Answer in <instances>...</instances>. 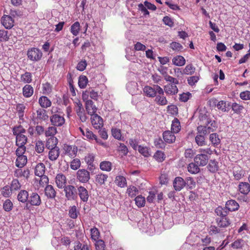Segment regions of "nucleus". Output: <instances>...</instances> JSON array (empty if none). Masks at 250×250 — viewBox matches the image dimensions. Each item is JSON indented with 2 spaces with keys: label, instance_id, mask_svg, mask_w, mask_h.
<instances>
[{
  "label": "nucleus",
  "instance_id": "nucleus-1",
  "mask_svg": "<svg viewBox=\"0 0 250 250\" xmlns=\"http://www.w3.org/2000/svg\"><path fill=\"white\" fill-rule=\"evenodd\" d=\"M198 151L200 154L195 156L194 161L199 166H205L208 161L209 158L208 155L212 154V150L210 148H199Z\"/></svg>",
  "mask_w": 250,
  "mask_h": 250
},
{
  "label": "nucleus",
  "instance_id": "nucleus-2",
  "mask_svg": "<svg viewBox=\"0 0 250 250\" xmlns=\"http://www.w3.org/2000/svg\"><path fill=\"white\" fill-rule=\"evenodd\" d=\"M155 87L157 90V94L155 96V102L160 105H166L168 104V101L166 97L164 96V91L163 89L158 85H155Z\"/></svg>",
  "mask_w": 250,
  "mask_h": 250
},
{
  "label": "nucleus",
  "instance_id": "nucleus-3",
  "mask_svg": "<svg viewBox=\"0 0 250 250\" xmlns=\"http://www.w3.org/2000/svg\"><path fill=\"white\" fill-rule=\"evenodd\" d=\"M27 55L31 61L37 62L41 59L42 53L39 48L32 47L28 49Z\"/></svg>",
  "mask_w": 250,
  "mask_h": 250
},
{
  "label": "nucleus",
  "instance_id": "nucleus-4",
  "mask_svg": "<svg viewBox=\"0 0 250 250\" xmlns=\"http://www.w3.org/2000/svg\"><path fill=\"white\" fill-rule=\"evenodd\" d=\"M90 178V172L85 169H80L76 173V179L81 183H87Z\"/></svg>",
  "mask_w": 250,
  "mask_h": 250
},
{
  "label": "nucleus",
  "instance_id": "nucleus-5",
  "mask_svg": "<svg viewBox=\"0 0 250 250\" xmlns=\"http://www.w3.org/2000/svg\"><path fill=\"white\" fill-rule=\"evenodd\" d=\"M64 188L66 198L68 200H75L77 197V189L74 186L67 185Z\"/></svg>",
  "mask_w": 250,
  "mask_h": 250
},
{
  "label": "nucleus",
  "instance_id": "nucleus-6",
  "mask_svg": "<svg viewBox=\"0 0 250 250\" xmlns=\"http://www.w3.org/2000/svg\"><path fill=\"white\" fill-rule=\"evenodd\" d=\"M50 120L51 125L56 127L62 126L65 123V119L63 116L58 114H54L51 116Z\"/></svg>",
  "mask_w": 250,
  "mask_h": 250
},
{
  "label": "nucleus",
  "instance_id": "nucleus-7",
  "mask_svg": "<svg viewBox=\"0 0 250 250\" xmlns=\"http://www.w3.org/2000/svg\"><path fill=\"white\" fill-rule=\"evenodd\" d=\"M63 153L65 155L71 158H74L78 152V147L75 145H64L63 146Z\"/></svg>",
  "mask_w": 250,
  "mask_h": 250
},
{
  "label": "nucleus",
  "instance_id": "nucleus-8",
  "mask_svg": "<svg viewBox=\"0 0 250 250\" xmlns=\"http://www.w3.org/2000/svg\"><path fill=\"white\" fill-rule=\"evenodd\" d=\"M84 136L89 141H95V142L99 145L106 147V143L103 142L100 139L98 138L97 136L94 134L92 131L89 130L88 129H86L85 130V133Z\"/></svg>",
  "mask_w": 250,
  "mask_h": 250
},
{
  "label": "nucleus",
  "instance_id": "nucleus-9",
  "mask_svg": "<svg viewBox=\"0 0 250 250\" xmlns=\"http://www.w3.org/2000/svg\"><path fill=\"white\" fill-rule=\"evenodd\" d=\"M91 122L92 126L96 129H100L104 125L102 118L97 114L91 116Z\"/></svg>",
  "mask_w": 250,
  "mask_h": 250
},
{
  "label": "nucleus",
  "instance_id": "nucleus-10",
  "mask_svg": "<svg viewBox=\"0 0 250 250\" xmlns=\"http://www.w3.org/2000/svg\"><path fill=\"white\" fill-rule=\"evenodd\" d=\"M28 202L32 206H39L42 203V200L37 192H33L30 194Z\"/></svg>",
  "mask_w": 250,
  "mask_h": 250
},
{
  "label": "nucleus",
  "instance_id": "nucleus-11",
  "mask_svg": "<svg viewBox=\"0 0 250 250\" xmlns=\"http://www.w3.org/2000/svg\"><path fill=\"white\" fill-rule=\"evenodd\" d=\"M178 83H168L164 86V91L167 95H175L178 92L176 85Z\"/></svg>",
  "mask_w": 250,
  "mask_h": 250
},
{
  "label": "nucleus",
  "instance_id": "nucleus-12",
  "mask_svg": "<svg viewBox=\"0 0 250 250\" xmlns=\"http://www.w3.org/2000/svg\"><path fill=\"white\" fill-rule=\"evenodd\" d=\"M232 173L234 179L239 180L242 178L245 175V171L243 169L238 165H235L233 167Z\"/></svg>",
  "mask_w": 250,
  "mask_h": 250
},
{
  "label": "nucleus",
  "instance_id": "nucleus-13",
  "mask_svg": "<svg viewBox=\"0 0 250 250\" xmlns=\"http://www.w3.org/2000/svg\"><path fill=\"white\" fill-rule=\"evenodd\" d=\"M173 186L176 191H179L186 186V181L181 177H176L173 182Z\"/></svg>",
  "mask_w": 250,
  "mask_h": 250
},
{
  "label": "nucleus",
  "instance_id": "nucleus-14",
  "mask_svg": "<svg viewBox=\"0 0 250 250\" xmlns=\"http://www.w3.org/2000/svg\"><path fill=\"white\" fill-rule=\"evenodd\" d=\"M66 178L65 176L62 173L57 174L55 178V182L57 187L59 188H62L66 186Z\"/></svg>",
  "mask_w": 250,
  "mask_h": 250
},
{
  "label": "nucleus",
  "instance_id": "nucleus-15",
  "mask_svg": "<svg viewBox=\"0 0 250 250\" xmlns=\"http://www.w3.org/2000/svg\"><path fill=\"white\" fill-rule=\"evenodd\" d=\"M1 22L6 29H10L14 26V20L10 16L4 15L1 19Z\"/></svg>",
  "mask_w": 250,
  "mask_h": 250
},
{
  "label": "nucleus",
  "instance_id": "nucleus-16",
  "mask_svg": "<svg viewBox=\"0 0 250 250\" xmlns=\"http://www.w3.org/2000/svg\"><path fill=\"white\" fill-rule=\"evenodd\" d=\"M78 191L81 200L83 202H86L89 198L88 192L86 188L81 186L78 188Z\"/></svg>",
  "mask_w": 250,
  "mask_h": 250
},
{
  "label": "nucleus",
  "instance_id": "nucleus-17",
  "mask_svg": "<svg viewBox=\"0 0 250 250\" xmlns=\"http://www.w3.org/2000/svg\"><path fill=\"white\" fill-rule=\"evenodd\" d=\"M174 133H173L172 131L169 130L164 131L163 133V137L164 141L168 144L174 142L176 139Z\"/></svg>",
  "mask_w": 250,
  "mask_h": 250
},
{
  "label": "nucleus",
  "instance_id": "nucleus-18",
  "mask_svg": "<svg viewBox=\"0 0 250 250\" xmlns=\"http://www.w3.org/2000/svg\"><path fill=\"white\" fill-rule=\"evenodd\" d=\"M85 109L88 114L91 116L96 114L95 113L97 110V107L94 105V103L92 100L86 101Z\"/></svg>",
  "mask_w": 250,
  "mask_h": 250
},
{
  "label": "nucleus",
  "instance_id": "nucleus-19",
  "mask_svg": "<svg viewBox=\"0 0 250 250\" xmlns=\"http://www.w3.org/2000/svg\"><path fill=\"white\" fill-rule=\"evenodd\" d=\"M45 195L49 199H54L56 196V191L51 185H47L44 188Z\"/></svg>",
  "mask_w": 250,
  "mask_h": 250
},
{
  "label": "nucleus",
  "instance_id": "nucleus-20",
  "mask_svg": "<svg viewBox=\"0 0 250 250\" xmlns=\"http://www.w3.org/2000/svg\"><path fill=\"white\" fill-rule=\"evenodd\" d=\"M29 195L28 192L25 189L21 190L17 195V200L20 202L25 203L28 202Z\"/></svg>",
  "mask_w": 250,
  "mask_h": 250
},
{
  "label": "nucleus",
  "instance_id": "nucleus-21",
  "mask_svg": "<svg viewBox=\"0 0 250 250\" xmlns=\"http://www.w3.org/2000/svg\"><path fill=\"white\" fill-rule=\"evenodd\" d=\"M48 158L51 161H56L59 157L60 151L59 147L48 149Z\"/></svg>",
  "mask_w": 250,
  "mask_h": 250
},
{
  "label": "nucleus",
  "instance_id": "nucleus-22",
  "mask_svg": "<svg viewBox=\"0 0 250 250\" xmlns=\"http://www.w3.org/2000/svg\"><path fill=\"white\" fill-rule=\"evenodd\" d=\"M14 176L17 178L23 177L26 179H28L30 175V170L28 168L22 170L21 169H16L14 171Z\"/></svg>",
  "mask_w": 250,
  "mask_h": 250
},
{
  "label": "nucleus",
  "instance_id": "nucleus-23",
  "mask_svg": "<svg viewBox=\"0 0 250 250\" xmlns=\"http://www.w3.org/2000/svg\"><path fill=\"white\" fill-rule=\"evenodd\" d=\"M36 119L39 121H45L48 119L46 111L44 109L40 108L36 111Z\"/></svg>",
  "mask_w": 250,
  "mask_h": 250
},
{
  "label": "nucleus",
  "instance_id": "nucleus-24",
  "mask_svg": "<svg viewBox=\"0 0 250 250\" xmlns=\"http://www.w3.org/2000/svg\"><path fill=\"white\" fill-rule=\"evenodd\" d=\"M216 222L220 228H226L230 224V221L228 217H217L216 219Z\"/></svg>",
  "mask_w": 250,
  "mask_h": 250
},
{
  "label": "nucleus",
  "instance_id": "nucleus-25",
  "mask_svg": "<svg viewBox=\"0 0 250 250\" xmlns=\"http://www.w3.org/2000/svg\"><path fill=\"white\" fill-rule=\"evenodd\" d=\"M239 205L238 203L234 200H229L226 203V208L228 211H232L238 210Z\"/></svg>",
  "mask_w": 250,
  "mask_h": 250
},
{
  "label": "nucleus",
  "instance_id": "nucleus-26",
  "mask_svg": "<svg viewBox=\"0 0 250 250\" xmlns=\"http://www.w3.org/2000/svg\"><path fill=\"white\" fill-rule=\"evenodd\" d=\"M143 91L146 96L151 98L154 97L157 94V90L155 87V85H154V88L149 86H146L143 89Z\"/></svg>",
  "mask_w": 250,
  "mask_h": 250
},
{
  "label": "nucleus",
  "instance_id": "nucleus-27",
  "mask_svg": "<svg viewBox=\"0 0 250 250\" xmlns=\"http://www.w3.org/2000/svg\"><path fill=\"white\" fill-rule=\"evenodd\" d=\"M205 124L208 134L215 131L217 128L216 122L214 121H211L209 118L207 119Z\"/></svg>",
  "mask_w": 250,
  "mask_h": 250
},
{
  "label": "nucleus",
  "instance_id": "nucleus-28",
  "mask_svg": "<svg viewBox=\"0 0 250 250\" xmlns=\"http://www.w3.org/2000/svg\"><path fill=\"white\" fill-rule=\"evenodd\" d=\"M27 162V158L26 156H17L15 162V165L19 168H22L25 166Z\"/></svg>",
  "mask_w": 250,
  "mask_h": 250
},
{
  "label": "nucleus",
  "instance_id": "nucleus-29",
  "mask_svg": "<svg viewBox=\"0 0 250 250\" xmlns=\"http://www.w3.org/2000/svg\"><path fill=\"white\" fill-rule=\"evenodd\" d=\"M34 93V88L30 84H26L22 88V94L24 97L29 98Z\"/></svg>",
  "mask_w": 250,
  "mask_h": 250
},
{
  "label": "nucleus",
  "instance_id": "nucleus-30",
  "mask_svg": "<svg viewBox=\"0 0 250 250\" xmlns=\"http://www.w3.org/2000/svg\"><path fill=\"white\" fill-rule=\"evenodd\" d=\"M181 128V124L178 119L174 118L173 120L172 121L171 125V131L173 133H178Z\"/></svg>",
  "mask_w": 250,
  "mask_h": 250
},
{
  "label": "nucleus",
  "instance_id": "nucleus-31",
  "mask_svg": "<svg viewBox=\"0 0 250 250\" xmlns=\"http://www.w3.org/2000/svg\"><path fill=\"white\" fill-rule=\"evenodd\" d=\"M239 191L247 195L250 191V185L247 182H240L238 186Z\"/></svg>",
  "mask_w": 250,
  "mask_h": 250
},
{
  "label": "nucleus",
  "instance_id": "nucleus-32",
  "mask_svg": "<svg viewBox=\"0 0 250 250\" xmlns=\"http://www.w3.org/2000/svg\"><path fill=\"white\" fill-rule=\"evenodd\" d=\"M39 103L40 106L44 108L50 107L52 103L51 101L46 96H41L39 100Z\"/></svg>",
  "mask_w": 250,
  "mask_h": 250
},
{
  "label": "nucleus",
  "instance_id": "nucleus-33",
  "mask_svg": "<svg viewBox=\"0 0 250 250\" xmlns=\"http://www.w3.org/2000/svg\"><path fill=\"white\" fill-rule=\"evenodd\" d=\"M16 136V146H25L27 142V137L24 134L17 135Z\"/></svg>",
  "mask_w": 250,
  "mask_h": 250
},
{
  "label": "nucleus",
  "instance_id": "nucleus-34",
  "mask_svg": "<svg viewBox=\"0 0 250 250\" xmlns=\"http://www.w3.org/2000/svg\"><path fill=\"white\" fill-rule=\"evenodd\" d=\"M58 143V139L55 137H50L46 142V147L47 149L55 148L58 147L57 146Z\"/></svg>",
  "mask_w": 250,
  "mask_h": 250
},
{
  "label": "nucleus",
  "instance_id": "nucleus-35",
  "mask_svg": "<svg viewBox=\"0 0 250 250\" xmlns=\"http://www.w3.org/2000/svg\"><path fill=\"white\" fill-rule=\"evenodd\" d=\"M45 167L43 163L38 164L35 168V174L37 176H42L44 174Z\"/></svg>",
  "mask_w": 250,
  "mask_h": 250
},
{
  "label": "nucleus",
  "instance_id": "nucleus-36",
  "mask_svg": "<svg viewBox=\"0 0 250 250\" xmlns=\"http://www.w3.org/2000/svg\"><path fill=\"white\" fill-rule=\"evenodd\" d=\"M16 110L20 120H23L25 105L23 104H18L16 105Z\"/></svg>",
  "mask_w": 250,
  "mask_h": 250
},
{
  "label": "nucleus",
  "instance_id": "nucleus-37",
  "mask_svg": "<svg viewBox=\"0 0 250 250\" xmlns=\"http://www.w3.org/2000/svg\"><path fill=\"white\" fill-rule=\"evenodd\" d=\"M108 178V175L104 173H99L95 176V181L100 185H102L105 184V182L107 181Z\"/></svg>",
  "mask_w": 250,
  "mask_h": 250
},
{
  "label": "nucleus",
  "instance_id": "nucleus-38",
  "mask_svg": "<svg viewBox=\"0 0 250 250\" xmlns=\"http://www.w3.org/2000/svg\"><path fill=\"white\" fill-rule=\"evenodd\" d=\"M172 63L176 66H182L185 65L186 60L185 58L180 55L177 56L172 59Z\"/></svg>",
  "mask_w": 250,
  "mask_h": 250
},
{
  "label": "nucleus",
  "instance_id": "nucleus-39",
  "mask_svg": "<svg viewBox=\"0 0 250 250\" xmlns=\"http://www.w3.org/2000/svg\"><path fill=\"white\" fill-rule=\"evenodd\" d=\"M115 184L121 188H124L126 186V180L125 177L121 175L117 176L115 180Z\"/></svg>",
  "mask_w": 250,
  "mask_h": 250
},
{
  "label": "nucleus",
  "instance_id": "nucleus-40",
  "mask_svg": "<svg viewBox=\"0 0 250 250\" xmlns=\"http://www.w3.org/2000/svg\"><path fill=\"white\" fill-rule=\"evenodd\" d=\"M188 170L190 173L195 174L199 172L200 168L196 163H190L188 166Z\"/></svg>",
  "mask_w": 250,
  "mask_h": 250
},
{
  "label": "nucleus",
  "instance_id": "nucleus-41",
  "mask_svg": "<svg viewBox=\"0 0 250 250\" xmlns=\"http://www.w3.org/2000/svg\"><path fill=\"white\" fill-rule=\"evenodd\" d=\"M21 81L25 83H30L32 81V75L30 72H25L21 76Z\"/></svg>",
  "mask_w": 250,
  "mask_h": 250
},
{
  "label": "nucleus",
  "instance_id": "nucleus-42",
  "mask_svg": "<svg viewBox=\"0 0 250 250\" xmlns=\"http://www.w3.org/2000/svg\"><path fill=\"white\" fill-rule=\"evenodd\" d=\"M9 186L13 192H16L21 188V185L18 179H13Z\"/></svg>",
  "mask_w": 250,
  "mask_h": 250
},
{
  "label": "nucleus",
  "instance_id": "nucleus-43",
  "mask_svg": "<svg viewBox=\"0 0 250 250\" xmlns=\"http://www.w3.org/2000/svg\"><path fill=\"white\" fill-rule=\"evenodd\" d=\"M215 213L219 216L218 217H227L229 211L225 208H223L221 207H217L215 210Z\"/></svg>",
  "mask_w": 250,
  "mask_h": 250
},
{
  "label": "nucleus",
  "instance_id": "nucleus-44",
  "mask_svg": "<svg viewBox=\"0 0 250 250\" xmlns=\"http://www.w3.org/2000/svg\"><path fill=\"white\" fill-rule=\"evenodd\" d=\"M218 164V162L215 160H210L207 166L208 169L212 173L216 172L219 168Z\"/></svg>",
  "mask_w": 250,
  "mask_h": 250
},
{
  "label": "nucleus",
  "instance_id": "nucleus-45",
  "mask_svg": "<svg viewBox=\"0 0 250 250\" xmlns=\"http://www.w3.org/2000/svg\"><path fill=\"white\" fill-rule=\"evenodd\" d=\"M112 167V163L109 161H103L100 164V168L103 171H110Z\"/></svg>",
  "mask_w": 250,
  "mask_h": 250
},
{
  "label": "nucleus",
  "instance_id": "nucleus-46",
  "mask_svg": "<svg viewBox=\"0 0 250 250\" xmlns=\"http://www.w3.org/2000/svg\"><path fill=\"white\" fill-rule=\"evenodd\" d=\"M111 133L113 137L120 141H124V138L122 136L121 131L120 129L117 128H112L111 129Z\"/></svg>",
  "mask_w": 250,
  "mask_h": 250
},
{
  "label": "nucleus",
  "instance_id": "nucleus-47",
  "mask_svg": "<svg viewBox=\"0 0 250 250\" xmlns=\"http://www.w3.org/2000/svg\"><path fill=\"white\" fill-rule=\"evenodd\" d=\"M12 192L10 187L8 185L4 186L1 189V195L5 198L10 197Z\"/></svg>",
  "mask_w": 250,
  "mask_h": 250
},
{
  "label": "nucleus",
  "instance_id": "nucleus-48",
  "mask_svg": "<svg viewBox=\"0 0 250 250\" xmlns=\"http://www.w3.org/2000/svg\"><path fill=\"white\" fill-rule=\"evenodd\" d=\"M88 82V79L86 76L81 75L79 78L78 84L81 88H84L86 87Z\"/></svg>",
  "mask_w": 250,
  "mask_h": 250
},
{
  "label": "nucleus",
  "instance_id": "nucleus-49",
  "mask_svg": "<svg viewBox=\"0 0 250 250\" xmlns=\"http://www.w3.org/2000/svg\"><path fill=\"white\" fill-rule=\"evenodd\" d=\"M57 133V128L54 126H49L45 130L44 133L46 137H55Z\"/></svg>",
  "mask_w": 250,
  "mask_h": 250
},
{
  "label": "nucleus",
  "instance_id": "nucleus-50",
  "mask_svg": "<svg viewBox=\"0 0 250 250\" xmlns=\"http://www.w3.org/2000/svg\"><path fill=\"white\" fill-rule=\"evenodd\" d=\"M12 132L14 135L24 134L26 132V129L22 125H19L13 127Z\"/></svg>",
  "mask_w": 250,
  "mask_h": 250
},
{
  "label": "nucleus",
  "instance_id": "nucleus-51",
  "mask_svg": "<svg viewBox=\"0 0 250 250\" xmlns=\"http://www.w3.org/2000/svg\"><path fill=\"white\" fill-rule=\"evenodd\" d=\"M80 30V24L78 21L75 22L71 26L70 31L74 36H77Z\"/></svg>",
  "mask_w": 250,
  "mask_h": 250
},
{
  "label": "nucleus",
  "instance_id": "nucleus-52",
  "mask_svg": "<svg viewBox=\"0 0 250 250\" xmlns=\"http://www.w3.org/2000/svg\"><path fill=\"white\" fill-rule=\"evenodd\" d=\"M154 158L158 162H162L165 159V154L164 152L157 150L154 154Z\"/></svg>",
  "mask_w": 250,
  "mask_h": 250
},
{
  "label": "nucleus",
  "instance_id": "nucleus-53",
  "mask_svg": "<svg viewBox=\"0 0 250 250\" xmlns=\"http://www.w3.org/2000/svg\"><path fill=\"white\" fill-rule=\"evenodd\" d=\"M135 204L138 208H142L145 206V198L142 195L137 196L135 198Z\"/></svg>",
  "mask_w": 250,
  "mask_h": 250
},
{
  "label": "nucleus",
  "instance_id": "nucleus-54",
  "mask_svg": "<svg viewBox=\"0 0 250 250\" xmlns=\"http://www.w3.org/2000/svg\"><path fill=\"white\" fill-rule=\"evenodd\" d=\"M127 193L131 198L134 197L138 193V188L133 186H130L127 189Z\"/></svg>",
  "mask_w": 250,
  "mask_h": 250
},
{
  "label": "nucleus",
  "instance_id": "nucleus-55",
  "mask_svg": "<svg viewBox=\"0 0 250 250\" xmlns=\"http://www.w3.org/2000/svg\"><path fill=\"white\" fill-rule=\"evenodd\" d=\"M91 238L95 241L99 240L100 237V232L97 228L94 227L90 229Z\"/></svg>",
  "mask_w": 250,
  "mask_h": 250
},
{
  "label": "nucleus",
  "instance_id": "nucleus-56",
  "mask_svg": "<svg viewBox=\"0 0 250 250\" xmlns=\"http://www.w3.org/2000/svg\"><path fill=\"white\" fill-rule=\"evenodd\" d=\"M35 151L38 153H41L44 151V145L41 140L37 141L35 144Z\"/></svg>",
  "mask_w": 250,
  "mask_h": 250
},
{
  "label": "nucleus",
  "instance_id": "nucleus-57",
  "mask_svg": "<svg viewBox=\"0 0 250 250\" xmlns=\"http://www.w3.org/2000/svg\"><path fill=\"white\" fill-rule=\"evenodd\" d=\"M162 74L166 82L170 83H179V81L177 79L168 75L167 72L162 73Z\"/></svg>",
  "mask_w": 250,
  "mask_h": 250
},
{
  "label": "nucleus",
  "instance_id": "nucleus-58",
  "mask_svg": "<svg viewBox=\"0 0 250 250\" xmlns=\"http://www.w3.org/2000/svg\"><path fill=\"white\" fill-rule=\"evenodd\" d=\"M10 34L8 31L5 30H0V42H6L9 39Z\"/></svg>",
  "mask_w": 250,
  "mask_h": 250
},
{
  "label": "nucleus",
  "instance_id": "nucleus-59",
  "mask_svg": "<svg viewBox=\"0 0 250 250\" xmlns=\"http://www.w3.org/2000/svg\"><path fill=\"white\" fill-rule=\"evenodd\" d=\"M231 108L234 113L240 114L244 109V107L242 105L236 103H234L231 105Z\"/></svg>",
  "mask_w": 250,
  "mask_h": 250
},
{
  "label": "nucleus",
  "instance_id": "nucleus-60",
  "mask_svg": "<svg viewBox=\"0 0 250 250\" xmlns=\"http://www.w3.org/2000/svg\"><path fill=\"white\" fill-rule=\"evenodd\" d=\"M195 71V68L191 64H188L183 70V74L186 75H192Z\"/></svg>",
  "mask_w": 250,
  "mask_h": 250
},
{
  "label": "nucleus",
  "instance_id": "nucleus-61",
  "mask_svg": "<svg viewBox=\"0 0 250 250\" xmlns=\"http://www.w3.org/2000/svg\"><path fill=\"white\" fill-rule=\"evenodd\" d=\"M209 140L214 146H217L220 143V140L216 133L211 134L209 136Z\"/></svg>",
  "mask_w": 250,
  "mask_h": 250
},
{
  "label": "nucleus",
  "instance_id": "nucleus-62",
  "mask_svg": "<svg viewBox=\"0 0 250 250\" xmlns=\"http://www.w3.org/2000/svg\"><path fill=\"white\" fill-rule=\"evenodd\" d=\"M81 164V161L79 159H74L70 162V168L73 170H77L80 167Z\"/></svg>",
  "mask_w": 250,
  "mask_h": 250
},
{
  "label": "nucleus",
  "instance_id": "nucleus-63",
  "mask_svg": "<svg viewBox=\"0 0 250 250\" xmlns=\"http://www.w3.org/2000/svg\"><path fill=\"white\" fill-rule=\"evenodd\" d=\"M186 186H187L189 189H193L196 186V183L192 177H189L186 179Z\"/></svg>",
  "mask_w": 250,
  "mask_h": 250
},
{
  "label": "nucleus",
  "instance_id": "nucleus-64",
  "mask_svg": "<svg viewBox=\"0 0 250 250\" xmlns=\"http://www.w3.org/2000/svg\"><path fill=\"white\" fill-rule=\"evenodd\" d=\"M13 204L9 199L6 200L3 204V209L6 211H11L13 208Z\"/></svg>",
  "mask_w": 250,
  "mask_h": 250
}]
</instances>
